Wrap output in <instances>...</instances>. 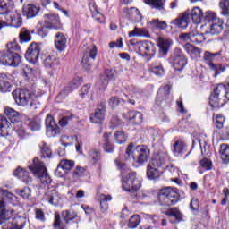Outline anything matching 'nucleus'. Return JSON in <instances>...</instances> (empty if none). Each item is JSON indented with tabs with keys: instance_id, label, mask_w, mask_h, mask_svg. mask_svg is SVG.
<instances>
[{
	"instance_id": "f257e3e1",
	"label": "nucleus",
	"mask_w": 229,
	"mask_h": 229,
	"mask_svg": "<svg viewBox=\"0 0 229 229\" xmlns=\"http://www.w3.org/2000/svg\"><path fill=\"white\" fill-rule=\"evenodd\" d=\"M115 165L122 173V187L126 192H131L133 199H137V191L140 189V181L137 178V173L128 172L130 169L124 163L115 160Z\"/></svg>"
},
{
	"instance_id": "f03ea898",
	"label": "nucleus",
	"mask_w": 229,
	"mask_h": 229,
	"mask_svg": "<svg viewBox=\"0 0 229 229\" xmlns=\"http://www.w3.org/2000/svg\"><path fill=\"white\" fill-rule=\"evenodd\" d=\"M21 47L17 42L7 44V48L0 51V64L6 67H19L22 63V57L15 51H19Z\"/></svg>"
},
{
	"instance_id": "7ed1b4c3",
	"label": "nucleus",
	"mask_w": 229,
	"mask_h": 229,
	"mask_svg": "<svg viewBox=\"0 0 229 229\" xmlns=\"http://www.w3.org/2000/svg\"><path fill=\"white\" fill-rule=\"evenodd\" d=\"M191 19L194 24H201L203 21V11L199 7H194L191 11L188 10L181 13L172 24L175 28H187L189 26V20Z\"/></svg>"
},
{
	"instance_id": "20e7f679",
	"label": "nucleus",
	"mask_w": 229,
	"mask_h": 229,
	"mask_svg": "<svg viewBox=\"0 0 229 229\" xmlns=\"http://www.w3.org/2000/svg\"><path fill=\"white\" fill-rule=\"evenodd\" d=\"M30 171L34 174L36 178L38 179L42 185H49L51 183V176L47 173V168H46V165L38 157L33 159L32 165L29 166Z\"/></svg>"
},
{
	"instance_id": "39448f33",
	"label": "nucleus",
	"mask_w": 229,
	"mask_h": 229,
	"mask_svg": "<svg viewBox=\"0 0 229 229\" xmlns=\"http://www.w3.org/2000/svg\"><path fill=\"white\" fill-rule=\"evenodd\" d=\"M136 150L139 153L137 158H135V152L133 151V143H130L126 148L125 160H134L137 164H140V165L146 164L151 157L149 148L138 146Z\"/></svg>"
},
{
	"instance_id": "423d86ee",
	"label": "nucleus",
	"mask_w": 229,
	"mask_h": 229,
	"mask_svg": "<svg viewBox=\"0 0 229 229\" xmlns=\"http://www.w3.org/2000/svg\"><path fill=\"white\" fill-rule=\"evenodd\" d=\"M180 201V195L176 188H165L158 193V203L161 207H173Z\"/></svg>"
},
{
	"instance_id": "0eeeda50",
	"label": "nucleus",
	"mask_w": 229,
	"mask_h": 229,
	"mask_svg": "<svg viewBox=\"0 0 229 229\" xmlns=\"http://www.w3.org/2000/svg\"><path fill=\"white\" fill-rule=\"evenodd\" d=\"M13 97L18 106H30L33 108V98L35 95L26 89H19L13 91Z\"/></svg>"
},
{
	"instance_id": "6e6552de",
	"label": "nucleus",
	"mask_w": 229,
	"mask_h": 229,
	"mask_svg": "<svg viewBox=\"0 0 229 229\" xmlns=\"http://www.w3.org/2000/svg\"><path fill=\"white\" fill-rule=\"evenodd\" d=\"M131 46L140 56L153 58V56H155V53H157L155 44L149 40L132 43Z\"/></svg>"
},
{
	"instance_id": "1a4fd4ad",
	"label": "nucleus",
	"mask_w": 229,
	"mask_h": 229,
	"mask_svg": "<svg viewBox=\"0 0 229 229\" xmlns=\"http://www.w3.org/2000/svg\"><path fill=\"white\" fill-rule=\"evenodd\" d=\"M56 213L55 215V221L53 226L55 229H67V225H69L70 221H74L76 217H78V213L71 210H64L61 214ZM63 219V221H62Z\"/></svg>"
},
{
	"instance_id": "9d476101",
	"label": "nucleus",
	"mask_w": 229,
	"mask_h": 229,
	"mask_svg": "<svg viewBox=\"0 0 229 229\" xmlns=\"http://www.w3.org/2000/svg\"><path fill=\"white\" fill-rule=\"evenodd\" d=\"M5 115L0 114V135L4 137L6 135V130L10 128L12 123H13V117H19V113L13 108H5Z\"/></svg>"
},
{
	"instance_id": "9b49d317",
	"label": "nucleus",
	"mask_w": 229,
	"mask_h": 229,
	"mask_svg": "<svg viewBox=\"0 0 229 229\" xmlns=\"http://www.w3.org/2000/svg\"><path fill=\"white\" fill-rule=\"evenodd\" d=\"M96 56H98V47H96V45L87 47L81 61V65L87 72H90V69H92V64H94Z\"/></svg>"
},
{
	"instance_id": "f8f14e48",
	"label": "nucleus",
	"mask_w": 229,
	"mask_h": 229,
	"mask_svg": "<svg viewBox=\"0 0 229 229\" xmlns=\"http://www.w3.org/2000/svg\"><path fill=\"white\" fill-rule=\"evenodd\" d=\"M222 94H225V85L218 84L209 97V105L211 108H221V106L226 103V101L223 99Z\"/></svg>"
},
{
	"instance_id": "ddd939ff",
	"label": "nucleus",
	"mask_w": 229,
	"mask_h": 229,
	"mask_svg": "<svg viewBox=\"0 0 229 229\" xmlns=\"http://www.w3.org/2000/svg\"><path fill=\"white\" fill-rule=\"evenodd\" d=\"M172 65L174 71H183L187 65V57L181 49L175 48L172 56Z\"/></svg>"
},
{
	"instance_id": "4468645a",
	"label": "nucleus",
	"mask_w": 229,
	"mask_h": 229,
	"mask_svg": "<svg viewBox=\"0 0 229 229\" xmlns=\"http://www.w3.org/2000/svg\"><path fill=\"white\" fill-rule=\"evenodd\" d=\"M156 103L159 106H165L171 103V86H161L158 89Z\"/></svg>"
},
{
	"instance_id": "2eb2a0df",
	"label": "nucleus",
	"mask_w": 229,
	"mask_h": 229,
	"mask_svg": "<svg viewBox=\"0 0 229 229\" xmlns=\"http://www.w3.org/2000/svg\"><path fill=\"white\" fill-rule=\"evenodd\" d=\"M40 56V47L36 43H32L26 51L25 58L30 64H37Z\"/></svg>"
},
{
	"instance_id": "dca6fc26",
	"label": "nucleus",
	"mask_w": 229,
	"mask_h": 229,
	"mask_svg": "<svg viewBox=\"0 0 229 229\" xmlns=\"http://www.w3.org/2000/svg\"><path fill=\"white\" fill-rule=\"evenodd\" d=\"M47 137H56L60 133V127L56 124L53 116L47 115L45 120Z\"/></svg>"
},
{
	"instance_id": "f3484780",
	"label": "nucleus",
	"mask_w": 229,
	"mask_h": 229,
	"mask_svg": "<svg viewBox=\"0 0 229 229\" xmlns=\"http://www.w3.org/2000/svg\"><path fill=\"white\" fill-rule=\"evenodd\" d=\"M123 14L127 19L132 21V22H140L142 21V13L137 9V7L124 8Z\"/></svg>"
},
{
	"instance_id": "a211bd4d",
	"label": "nucleus",
	"mask_w": 229,
	"mask_h": 229,
	"mask_svg": "<svg viewBox=\"0 0 229 229\" xmlns=\"http://www.w3.org/2000/svg\"><path fill=\"white\" fill-rule=\"evenodd\" d=\"M208 26L205 35H219L223 31V20H216L215 22Z\"/></svg>"
},
{
	"instance_id": "6ab92c4d",
	"label": "nucleus",
	"mask_w": 229,
	"mask_h": 229,
	"mask_svg": "<svg viewBox=\"0 0 229 229\" xmlns=\"http://www.w3.org/2000/svg\"><path fill=\"white\" fill-rule=\"evenodd\" d=\"M60 24V17L56 14H47L45 15V26L49 30H58Z\"/></svg>"
},
{
	"instance_id": "aec40b11",
	"label": "nucleus",
	"mask_w": 229,
	"mask_h": 229,
	"mask_svg": "<svg viewBox=\"0 0 229 229\" xmlns=\"http://www.w3.org/2000/svg\"><path fill=\"white\" fill-rule=\"evenodd\" d=\"M157 46L159 47L160 55H162L163 56H165V55L169 53V49H171V46H173V41L165 38H159L157 40Z\"/></svg>"
},
{
	"instance_id": "412c9836",
	"label": "nucleus",
	"mask_w": 229,
	"mask_h": 229,
	"mask_svg": "<svg viewBox=\"0 0 229 229\" xmlns=\"http://www.w3.org/2000/svg\"><path fill=\"white\" fill-rule=\"evenodd\" d=\"M55 46L58 51H64L67 47V38L62 32L55 34Z\"/></svg>"
},
{
	"instance_id": "4be33fe9",
	"label": "nucleus",
	"mask_w": 229,
	"mask_h": 229,
	"mask_svg": "<svg viewBox=\"0 0 229 229\" xmlns=\"http://www.w3.org/2000/svg\"><path fill=\"white\" fill-rule=\"evenodd\" d=\"M15 8L13 0H0V15H8Z\"/></svg>"
},
{
	"instance_id": "5701e85b",
	"label": "nucleus",
	"mask_w": 229,
	"mask_h": 229,
	"mask_svg": "<svg viewBox=\"0 0 229 229\" xmlns=\"http://www.w3.org/2000/svg\"><path fill=\"white\" fill-rule=\"evenodd\" d=\"M14 176L19 178V180H21L23 183H26V185H30V183L32 182L31 177H30V174L21 167H18L15 170Z\"/></svg>"
},
{
	"instance_id": "b1692460",
	"label": "nucleus",
	"mask_w": 229,
	"mask_h": 229,
	"mask_svg": "<svg viewBox=\"0 0 229 229\" xmlns=\"http://www.w3.org/2000/svg\"><path fill=\"white\" fill-rule=\"evenodd\" d=\"M38 12H40V7H37L31 4L23 7V15H25L27 19H33V17H37V15H38Z\"/></svg>"
},
{
	"instance_id": "393cba45",
	"label": "nucleus",
	"mask_w": 229,
	"mask_h": 229,
	"mask_svg": "<svg viewBox=\"0 0 229 229\" xmlns=\"http://www.w3.org/2000/svg\"><path fill=\"white\" fill-rule=\"evenodd\" d=\"M111 136V132L103 135V149L106 153H114L115 150V145L110 141Z\"/></svg>"
},
{
	"instance_id": "a878e982",
	"label": "nucleus",
	"mask_w": 229,
	"mask_h": 229,
	"mask_svg": "<svg viewBox=\"0 0 229 229\" xmlns=\"http://www.w3.org/2000/svg\"><path fill=\"white\" fill-rule=\"evenodd\" d=\"M43 199H45V201H48L50 205H58L60 201V196H58V191H50L45 193Z\"/></svg>"
},
{
	"instance_id": "bb28decb",
	"label": "nucleus",
	"mask_w": 229,
	"mask_h": 229,
	"mask_svg": "<svg viewBox=\"0 0 229 229\" xmlns=\"http://www.w3.org/2000/svg\"><path fill=\"white\" fill-rule=\"evenodd\" d=\"M147 176L148 180H158V178L162 176V171L151 165H148L147 166Z\"/></svg>"
},
{
	"instance_id": "cd10ccee",
	"label": "nucleus",
	"mask_w": 229,
	"mask_h": 229,
	"mask_svg": "<svg viewBox=\"0 0 229 229\" xmlns=\"http://www.w3.org/2000/svg\"><path fill=\"white\" fill-rule=\"evenodd\" d=\"M129 37H145L146 38H150L151 35L147 29L135 27L132 31L129 32Z\"/></svg>"
},
{
	"instance_id": "c85d7f7f",
	"label": "nucleus",
	"mask_w": 229,
	"mask_h": 229,
	"mask_svg": "<svg viewBox=\"0 0 229 229\" xmlns=\"http://www.w3.org/2000/svg\"><path fill=\"white\" fill-rule=\"evenodd\" d=\"M43 64L47 69H56L60 65V61L55 55H48L43 60Z\"/></svg>"
},
{
	"instance_id": "c756f323",
	"label": "nucleus",
	"mask_w": 229,
	"mask_h": 229,
	"mask_svg": "<svg viewBox=\"0 0 229 229\" xmlns=\"http://www.w3.org/2000/svg\"><path fill=\"white\" fill-rule=\"evenodd\" d=\"M1 196L3 198L0 199V208L3 209L4 208L6 202H4V198L7 199H10V201L13 200L15 198V195H13L12 192L8 191L7 190H1L0 191Z\"/></svg>"
},
{
	"instance_id": "7c9ffc66",
	"label": "nucleus",
	"mask_w": 229,
	"mask_h": 229,
	"mask_svg": "<svg viewBox=\"0 0 229 229\" xmlns=\"http://www.w3.org/2000/svg\"><path fill=\"white\" fill-rule=\"evenodd\" d=\"M173 151L182 157L184 153H187V145L182 141H175Z\"/></svg>"
},
{
	"instance_id": "2f4dec72",
	"label": "nucleus",
	"mask_w": 229,
	"mask_h": 229,
	"mask_svg": "<svg viewBox=\"0 0 229 229\" xmlns=\"http://www.w3.org/2000/svg\"><path fill=\"white\" fill-rule=\"evenodd\" d=\"M166 216L169 217H174V219L180 223V221H182L183 219V214L178 209V208H172L167 210Z\"/></svg>"
},
{
	"instance_id": "473e14b6",
	"label": "nucleus",
	"mask_w": 229,
	"mask_h": 229,
	"mask_svg": "<svg viewBox=\"0 0 229 229\" xmlns=\"http://www.w3.org/2000/svg\"><path fill=\"white\" fill-rule=\"evenodd\" d=\"M90 121L94 124H103V122L105 121V113L95 110V112L90 115Z\"/></svg>"
},
{
	"instance_id": "72a5a7b5",
	"label": "nucleus",
	"mask_w": 229,
	"mask_h": 229,
	"mask_svg": "<svg viewBox=\"0 0 229 229\" xmlns=\"http://www.w3.org/2000/svg\"><path fill=\"white\" fill-rule=\"evenodd\" d=\"M165 165V157L162 155H156L153 157L150 165L158 169V167H162Z\"/></svg>"
},
{
	"instance_id": "f704fd0d",
	"label": "nucleus",
	"mask_w": 229,
	"mask_h": 229,
	"mask_svg": "<svg viewBox=\"0 0 229 229\" xmlns=\"http://www.w3.org/2000/svg\"><path fill=\"white\" fill-rule=\"evenodd\" d=\"M107 201H112V195H100V208L101 212H106L108 210V203Z\"/></svg>"
},
{
	"instance_id": "c9c22d12",
	"label": "nucleus",
	"mask_w": 229,
	"mask_h": 229,
	"mask_svg": "<svg viewBox=\"0 0 229 229\" xmlns=\"http://www.w3.org/2000/svg\"><path fill=\"white\" fill-rule=\"evenodd\" d=\"M220 155L224 164H228L229 162V146L226 144H222L220 146Z\"/></svg>"
},
{
	"instance_id": "e433bc0d",
	"label": "nucleus",
	"mask_w": 229,
	"mask_h": 229,
	"mask_svg": "<svg viewBox=\"0 0 229 229\" xmlns=\"http://www.w3.org/2000/svg\"><path fill=\"white\" fill-rule=\"evenodd\" d=\"M129 120L133 121L134 124H140L142 123V114L138 111L129 112Z\"/></svg>"
},
{
	"instance_id": "4c0bfd02",
	"label": "nucleus",
	"mask_w": 229,
	"mask_h": 229,
	"mask_svg": "<svg viewBox=\"0 0 229 229\" xmlns=\"http://www.w3.org/2000/svg\"><path fill=\"white\" fill-rule=\"evenodd\" d=\"M202 19H204L205 22L208 23V26L216 22V21H221V19L217 18L216 13H212L211 11L206 12Z\"/></svg>"
},
{
	"instance_id": "58836bf2",
	"label": "nucleus",
	"mask_w": 229,
	"mask_h": 229,
	"mask_svg": "<svg viewBox=\"0 0 229 229\" xmlns=\"http://www.w3.org/2000/svg\"><path fill=\"white\" fill-rule=\"evenodd\" d=\"M13 214V211L8 210L6 208L0 209V225H3V223H6L8 219L12 217V215Z\"/></svg>"
},
{
	"instance_id": "ea45409f",
	"label": "nucleus",
	"mask_w": 229,
	"mask_h": 229,
	"mask_svg": "<svg viewBox=\"0 0 229 229\" xmlns=\"http://www.w3.org/2000/svg\"><path fill=\"white\" fill-rule=\"evenodd\" d=\"M220 8L222 9V14L228 21L229 23V1L228 0H220Z\"/></svg>"
},
{
	"instance_id": "a19ab883",
	"label": "nucleus",
	"mask_w": 229,
	"mask_h": 229,
	"mask_svg": "<svg viewBox=\"0 0 229 229\" xmlns=\"http://www.w3.org/2000/svg\"><path fill=\"white\" fill-rule=\"evenodd\" d=\"M165 0H145L147 4H149L151 8L155 10H164Z\"/></svg>"
},
{
	"instance_id": "79ce46f5",
	"label": "nucleus",
	"mask_w": 229,
	"mask_h": 229,
	"mask_svg": "<svg viewBox=\"0 0 229 229\" xmlns=\"http://www.w3.org/2000/svg\"><path fill=\"white\" fill-rule=\"evenodd\" d=\"M150 71L151 72L156 74V76H163V74L165 73L164 67H162V64H160V63L152 64L150 66Z\"/></svg>"
},
{
	"instance_id": "37998d69",
	"label": "nucleus",
	"mask_w": 229,
	"mask_h": 229,
	"mask_svg": "<svg viewBox=\"0 0 229 229\" xmlns=\"http://www.w3.org/2000/svg\"><path fill=\"white\" fill-rule=\"evenodd\" d=\"M128 139V136L123 131H117L114 133V141L116 144H124Z\"/></svg>"
},
{
	"instance_id": "c03bdc74",
	"label": "nucleus",
	"mask_w": 229,
	"mask_h": 229,
	"mask_svg": "<svg viewBox=\"0 0 229 229\" xmlns=\"http://www.w3.org/2000/svg\"><path fill=\"white\" fill-rule=\"evenodd\" d=\"M213 121H214L215 126H216V128H217V130H223V128L225 126V117L223 116V114L214 115Z\"/></svg>"
},
{
	"instance_id": "a18cd8bd",
	"label": "nucleus",
	"mask_w": 229,
	"mask_h": 229,
	"mask_svg": "<svg viewBox=\"0 0 229 229\" xmlns=\"http://www.w3.org/2000/svg\"><path fill=\"white\" fill-rule=\"evenodd\" d=\"M41 157L42 158H50L51 157V148L46 144V142H42L39 145Z\"/></svg>"
},
{
	"instance_id": "49530a36",
	"label": "nucleus",
	"mask_w": 229,
	"mask_h": 229,
	"mask_svg": "<svg viewBox=\"0 0 229 229\" xmlns=\"http://www.w3.org/2000/svg\"><path fill=\"white\" fill-rule=\"evenodd\" d=\"M59 165L63 167L64 173L71 171L74 167V161L69 159H63L60 161Z\"/></svg>"
},
{
	"instance_id": "de8ad7c7",
	"label": "nucleus",
	"mask_w": 229,
	"mask_h": 229,
	"mask_svg": "<svg viewBox=\"0 0 229 229\" xmlns=\"http://www.w3.org/2000/svg\"><path fill=\"white\" fill-rule=\"evenodd\" d=\"M20 42L22 44L23 42H30L31 40V34L26 29H21L20 31Z\"/></svg>"
},
{
	"instance_id": "09e8293b",
	"label": "nucleus",
	"mask_w": 229,
	"mask_h": 229,
	"mask_svg": "<svg viewBox=\"0 0 229 229\" xmlns=\"http://www.w3.org/2000/svg\"><path fill=\"white\" fill-rule=\"evenodd\" d=\"M124 103V100L119 97H111L108 100L109 106L111 108H115L116 106H119Z\"/></svg>"
},
{
	"instance_id": "8fccbe9b",
	"label": "nucleus",
	"mask_w": 229,
	"mask_h": 229,
	"mask_svg": "<svg viewBox=\"0 0 229 229\" xmlns=\"http://www.w3.org/2000/svg\"><path fill=\"white\" fill-rule=\"evenodd\" d=\"M150 26L155 30H165L167 23L165 21H160L158 19H154L150 21Z\"/></svg>"
},
{
	"instance_id": "3c124183",
	"label": "nucleus",
	"mask_w": 229,
	"mask_h": 229,
	"mask_svg": "<svg viewBox=\"0 0 229 229\" xmlns=\"http://www.w3.org/2000/svg\"><path fill=\"white\" fill-rule=\"evenodd\" d=\"M216 56H221V52L210 53L208 51H206L204 53L203 59L205 62L212 64V62H214V60L216 59Z\"/></svg>"
},
{
	"instance_id": "603ef678",
	"label": "nucleus",
	"mask_w": 229,
	"mask_h": 229,
	"mask_svg": "<svg viewBox=\"0 0 229 229\" xmlns=\"http://www.w3.org/2000/svg\"><path fill=\"white\" fill-rule=\"evenodd\" d=\"M140 224V216L139 215H133L129 219L128 227L131 229L137 228Z\"/></svg>"
},
{
	"instance_id": "864d4df0",
	"label": "nucleus",
	"mask_w": 229,
	"mask_h": 229,
	"mask_svg": "<svg viewBox=\"0 0 229 229\" xmlns=\"http://www.w3.org/2000/svg\"><path fill=\"white\" fill-rule=\"evenodd\" d=\"M11 25L13 26V28H21V26H22V16L21 14L11 16Z\"/></svg>"
},
{
	"instance_id": "5fc2aeb1",
	"label": "nucleus",
	"mask_w": 229,
	"mask_h": 229,
	"mask_svg": "<svg viewBox=\"0 0 229 229\" xmlns=\"http://www.w3.org/2000/svg\"><path fill=\"white\" fill-rule=\"evenodd\" d=\"M16 194L23 198V199H28L30 196H31V189L26 187L24 189H17L16 190Z\"/></svg>"
},
{
	"instance_id": "6e6d98bb",
	"label": "nucleus",
	"mask_w": 229,
	"mask_h": 229,
	"mask_svg": "<svg viewBox=\"0 0 229 229\" xmlns=\"http://www.w3.org/2000/svg\"><path fill=\"white\" fill-rule=\"evenodd\" d=\"M205 40H206L205 35L199 32H193V36L191 39V42L193 44H203Z\"/></svg>"
},
{
	"instance_id": "4d7b16f0",
	"label": "nucleus",
	"mask_w": 229,
	"mask_h": 229,
	"mask_svg": "<svg viewBox=\"0 0 229 229\" xmlns=\"http://www.w3.org/2000/svg\"><path fill=\"white\" fill-rule=\"evenodd\" d=\"M89 159L92 160L93 164H96V162H99V160H101V152L96 149L89 150Z\"/></svg>"
},
{
	"instance_id": "13d9d810",
	"label": "nucleus",
	"mask_w": 229,
	"mask_h": 229,
	"mask_svg": "<svg viewBox=\"0 0 229 229\" xmlns=\"http://www.w3.org/2000/svg\"><path fill=\"white\" fill-rule=\"evenodd\" d=\"M83 83V79L81 77H75L72 80L70 83H68V86L71 87L72 91L78 89Z\"/></svg>"
},
{
	"instance_id": "bf43d9fd",
	"label": "nucleus",
	"mask_w": 229,
	"mask_h": 229,
	"mask_svg": "<svg viewBox=\"0 0 229 229\" xmlns=\"http://www.w3.org/2000/svg\"><path fill=\"white\" fill-rule=\"evenodd\" d=\"M116 75H117V72L115 70L106 69L105 71V76H106V78H107L105 80L106 85H108V80H114Z\"/></svg>"
},
{
	"instance_id": "052dcab7",
	"label": "nucleus",
	"mask_w": 229,
	"mask_h": 229,
	"mask_svg": "<svg viewBox=\"0 0 229 229\" xmlns=\"http://www.w3.org/2000/svg\"><path fill=\"white\" fill-rule=\"evenodd\" d=\"M72 92V89L69 87L68 85L65 86L63 90L57 95L58 99H65Z\"/></svg>"
},
{
	"instance_id": "680f3d73",
	"label": "nucleus",
	"mask_w": 229,
	"mask_h": 229,
	"mask_svg": "<svg viewBox=\"0 0 229 229\" xmlns=\"http://www.w3.org/2000/svg\"><path fill=\"white\" fill-rule=\"evenodd\" d=\"M12 91V84L8 81H5L4 82H0V92L3 94H6V92Z\"/></svg>"
},
{
	"instance_id": "e2e57ef3",
	"label": "nucleus",
	"mask_w": 229,
	"mask_h": 229,
	"mask_svg": "<svg viewBox=\"0 0 229 229\" xmlns=\"http://www.w3.org/2000/svg\"><path fill=\"white\" fill-rule=\"evenodd\" d=\"M199 165L205 171H210L212 169V161L208 160V158H203L200 160Z\"/></svg>"
},
{
	"instance_id": "0e129e2a",
	"label": "nucleus",
	"mask_w": 229,
	"mask_h": 229,
	"mask_svg": "<svg viewBox=\"0 0 229 229\" xmlns=\"http://www.w3.org/2000/svg\"><path fill=\"white\" fill-rule=\"evenodd\" d=\"M91 85L90 84H86L84 86H82V88L80 90L79 96H81V98H82V99H85L88 96V94L90 92V89H91Z\"/></svg>"
},
{
	"instance_id": "69168bd1",
	"label": "nucleus",
	"mask_w": 229,
	"mask_h": 229,
	"mask_svg": "<svg viewBox=\"0 0 229 229\" xmlns=\"http://www.w3.org/2000/svg\"><path fill=\"white\" fill-rule=\"evenodd\" d=\"M192 37H194V31L189 33H182L179 36V38L180 40H182V42H192Z\"/></svg>"
},
{
	"instance_id": "338daca9",
	"label": "nucleus",
	"mask_w": 229,
	"mask_h": 229,
	"mask_svg": "<svg viewBox=\"0 0 229 229\" xmlns=\"http://www.w3.org/2000/svg\"><path fill=\"white\" fill-rule=\"evenodd\" d=\"M29 126L32 131H38V130H40V120L34 119L30 121Z\"/></svg>"
},
{
	"instance_id": "774afa93",
	"label": "nucleus",
	"mask_w": 229,
	"mask_h": 229,
	"mask_svg": "<svg viewBox=\"0 0 229 229\" xmlns=\"http://www.w3.org/2000/svg\"><path fill=\"white\" fill-rule=\"evenodd\" d=\"M120 125H121V119H119V116L113 115L110 120V128L114 130V128H117V126H120Z\"/></svg>"
}]
</instances>
